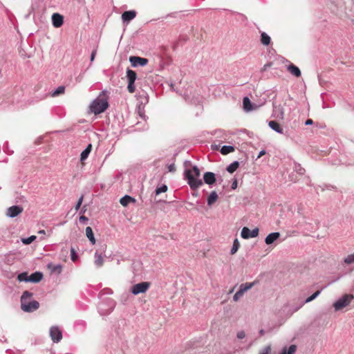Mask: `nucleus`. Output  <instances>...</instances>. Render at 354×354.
Returning <instances> with one entry per match:
<instances>
[{
    "label": "nucleus",
    "instance_id": "obj_1",
    "mask_svg": "<svg viewBox=\"0 0 354 354\" xmlns=\"http://www.w3.org/2000/svg\"><path fill=\"white\" fill-rule=\"evenodd\" d=\"M185 176L187 183L192 189H196L203 185V180L200 178L201 171L196 165L193 166L192 169H186Z\"/></svg>",
    "mask_w": 354,
    "mask_h": 354
},
{
    "label": "nucleus",
    "instance_id": "obj_2",
    "mask_svg": "<svg viewBox=\"0 0 354 354\" xmlns=\"http://www.w3.org/2000/svg\"><path fill=\"white\" fill-rule=\"evenodd\" d=\"M109 106L107 97L105 91L100 93V95L95 99L90 104V111L95 115L103 113Z\"/></svg>",
    "mask_w": 354,
    "mask_h": 354
},
{
    "label": "nucleus",
    "instance_id": "obj_3",
    "mask_svg": "<svg viewBox=\"0 0 354 354\" xmlns=\"http://www.w3.org/2000/svg\"><path fill=\"white\" fill-rule=\"evenodd\" d=\"M354 296L351 294H345L333 303V307L335 312L341 311L344 308L350 305Z\"/></svg>",
    "mask_w": 354,
    "mask_h": 354
},
{
    "label": "nucleus",
    "instance_id": "obj_4",
    "mask_svg": "<svg viewBox=\"0 0 354 354\" xmlns=\"http://www.w3.org/2000/svg\"><path fill=\"white\" fill-rule=\"evenodd\" d=\"M115 308V302L112 299H108L105 302H102L98 305V312L101 315H107L110 314Z\"/></svg>",
    "mask_w": 354,
    "mask_h": 354
},
{
    "label": "nucleus",
    "instance_id": "obj_5",
    "mask_svg": "<svg viewBox=\"0 0 354 354\" xmlns=\"http://www.w3.org/2000/svg\"><path fill=\"white\" fill-rule=\"evenodd\" d=\"M127 78L128 80V86H127L128 91L130 93H133L136 91V87H135L134 83L137 78V74L133 70L127 69Z\"/></svg>",
    "mask_w": 354,
    "mask_h": 354
},
{
    "label": "nucleus",
    "instance_id": "obj_6",
    "mask_svg": "<svg viewBox=\"0 0 354 354\" xmlns=\"http://www.w3.org/2000/svg\"><path fill=\"white\" fill-rule=\"evenodd\" d=\"M150 287V283L147 281H144L141 283H138L137 284L133 285L131 287V292L137 295L140 293H145L147 291V290Z\"/></svg>",
    "mask_w": 354,
    "mask_h": 354
},
{
    "label": "nucleus",
    "instance_id": "obj_7",
    "mask_svg": "<svg viewBox=\"0 0 354 354\" xmlns=\"http://www.w3.org/2000/svg\"><path fill=\"white\" fill-rule=\"evenodd\" d=\"M39 307V303L35 300H31L26 304L24 301V299L22 301L21 309L24 312L31 313L37 310Z\"/></svg>",
    "mask_w": 354,
    "mask_h": 354
},
{
    "label": "nucleus",
    "instance_id": "obj_8",
    "mask_svg": "<svg viewBox=\"0 0 354 354\" xmlns=\"http://www.w3.org/2000/svg\"><path fill=\"white\" fill-rule=\"evenodd\" d=\"M50 336L55 343H58L62 339V333L58 326H54L50 328Z\"/></svg>",
    "mask_w": 354,
    "mask_h": 354
},
{
    "label": "nucleus",
    "instance_id": "obj_9",
    "mask_svg": "<svg viewBox=\"0 0 354 354\" xmlns=\"http://www.w3.org/2000/svg\"><path fill=\"white\" fill-rule=\"evenodd\" d=\"M259 234V229L257 227L253 229L252 231L247 227H243L241 236L243 239H248L250 238L257 237Z\"/></svg>",
    "mask_w": 354,
    "mask_h": 354
},
{
    "label": "nucleus",
    "instance_id": "obj_10",
    "mask_svg": "<svg viewBox=\"0 0 354 354\" xmlns=\"http://www.w3.org/2000/svg\"><path fill=\"white\" fill-rule=\"evenodd\" d=\"M283 63H288V64L286 65V68L289 73H290L292 75L295 77H299L301 76V73L300 69L293 64H292L290 61L285 59L283 62Z\"/></svg>",
    "mask_w": 354,
    "mask_h": 354
},
{
    "label": "nucleus",
    "instance_id": "obj_11",
    "mask_svg": "<svg viewBox=\"0 0 354 354\" xmlns=\"http://www.w3.org/2000/svg\"><path fill=\"white\" fill-rule=\"evenodd\" d=\"M129 61L133 67H137L138 66H144L148 63L147 59L136 56H131Z\"/></svg>",
    "mask_w": 354,
    "mask_h": 354
},
{
    "label": "nucleus",
    "instance_id": "obj_12",
    "mask_svg": "<svg viewBox=\"0 0 354 354\" xmlns=\"http://www.w3.org/2000/svg\"><path fill=\"white\" fill-rule=\"evenodd\" d=\"M23 207L19 205H13L8 208L6 215L10 218H15L23 212Z\"/></svg>",
    "mask_w": 354,
    "mask_h": 354
},
{
    "label": "nucleus",
    "instance_id": "obj_13",
    "mask_svg": "<svg viewBox=\"0 0 354 354\" xmlns=\"http://www.w3.org/2000/svg\"><path fill=\"white\" fill-rule=\"evenodd\" d=\"M272 115L279 120H283L284 118L283 108L280 104H273Z\"/></svg>",
    "mask_w": 354,
    "mask_h": 354
},
{
    "label": "nucleus",
    "instance_id": "obj_14",
    "mask_svg": "<svg viewBox=\"0 0 354 354\" xmlns=\"http://www.w3.org/2000/svg\"><path fill=\"white\" fill-rule=\"evenodd\" d=\"M51 19L53 25L55 28H59L64 23V18L59 13H53Z\"/></svg>",
    "mask_w": 354,
    "mask_h": 354
},
{
    "label": "nucleus",
    "instance_id": "obj_15",
    "mask_svg": "<svg viewBox=\"0 0 354 354\" xmlns=\"http://www.w3.org/2000/svg\"><path fill=\"white\" fill-rule=\"evenodd\" d=\"M203 180L205 183L209 185H213L216 180L215 174L211 171H207L204 174Z\"/></svg>",
    "mask_w": 354,
    "mask_h": 354
},
{
    "label": "nucleus",
    "instance_id": "obj_16",
    "mask_svg": "<svg viewBox=\"0 0 354 354\" xmlns=\"http://www.w3.org/2000/svg\"><path fill=\"white\" fill-rule=\"evenodd\" d=\"M136 16V12L134 10L125 11L122 15V19L123 22H129L133 19Z\"/></svg>",
    "mask_w": 354,
    "mask_h": 354
},
{
    "label": "nucleus",
    "instance_id": "obj_17",
    "mask_svg": "<svg viewBox=\"0 0 354 354\" xmlns=\"http://www.w3.org/2000/svg\"><path fill=\"white\" fill-rule=\"evenodd\" d=\"M268 126L270 127V128L271 129H272L275 132L280 133V134H284L283 128L276 121L270 120L268 122Z\"/></svg>",
    "mask_w": 354,
    "mask_h": 354
},
{
    "label": "nucleus",
    "instance_id": "obj_18",
    "mask_svg": "<svg viewBox=\"0 0 354 354\" xmlns=\"http://www.w3.org/2000/svg\"><path fill=\"white\" fill-rule=\"evenodd\" d=\"M280 237L279 232H272L269 234L265 239V242L267 245H270L273 243L275 241H277Z\"/></svg>",
    "mask_w": 354,
    "mask_h": 354
},
{
    "label": "nucleus",
    "instance_id": "obj_19",
    "mask_svg": "<svg viewBox=\"0 0 354 354\" xmlns=\"http://www.w3.org/2000/svg\"><path fill=\"white\" fill-rule=\"evenodd\" d=\"M47 268L51 271L53 273H55L57 274H59L62 271V266L59 263L54 264L53 263H48L47 265Z\"/></svg>",
    "mask_w": 354,
    "mask_h": 354
},
{
    "label": "nucleus",
    "instance_id": "obj_20",
    "mask_svg": "<svg viewBox=\"0 0 354 354\" xmlns=\"http://www.w3.org/2000/svg\"><path fill=\"white\" fill-rule=\"evenodd\" d=\"M42 277L43 274L41 272H35L29 276L28 282L38 283L42 279Z\"/></svg>",
    "mask_w": 354,
    "mask_h": 354
},
{
    "label": "nucleus",
    "instance_id": "obj_21",
    "mask_svg": "<svg viewBox=\"0 0 354 354\" xmlns=\"http://www.w3.org/2000/svg\"><path fill=\"white\" fill-rule=\"evenodd\" d=\"M320 293H321V290H317L315 292H314L311 296L306 298V300L299 306L295 308L294 311L295 312L297 311L300 308L302 307V306L304 304L309 303V302L312 301L313 300H314L315 298H317L320 295Z\"/></svg>",
    "mask_w": 354,
    "mask_h": 354
},
{
    "label": "nucleus",
    "instance_id": "obj_22",
    "mask_svg": "<svg viewBox=\"0 0 354 354\" xmlns=\"http://www.w3.org/2000/svg\"><path fill=\"white\" fill-rule=\"evenodd\" d=\"M134 202H136V199L129 195L124 196L120 200V204L124 207H127L130 203Z\"/></svg>",
    "mask_w": 354,
    "mask_h": 354
},
{
    "label": "nucleus",
    "instance_id": "obj_23",
    "mask_svg": "<svg viewBox=\"0 0 354 354\" xmlns=\"http://www.w3.org/2000/svg\"><path fill=\"white\" fill-rule=\"evenodd\" d=\"M243 109L246 111H250L254 110V109L252 106V104L250 100L248 97H243Z\"/></svg>",
    "mask_w": 354,
    "mask_h": 354
},
{
    "label": "nucleus",
    "instance_id": "obj_24",
    "mask_svg": "<svg viewBox=\"0 0 354 354\" xmlns=\"http://www.w3.org/2000/svg\"><path fill=\"white\" fill-rule=\"evenodd\" d=\"M218 199V194L216 191H212L209 195L207 202L208 206H212Z\"/></svg>",
    "mask_w": 354,
    "mask_h": 354
},
{
    "label": "nucleus",
    "instance_id": "obj_25",
    "mask_svg": "<svg viewBox=\"0 0 354 354\" xmlns=\"http://www.w3.org/2000/svg\"><path fill=\"white\" fill-rule=\"evenodd\" d=\"M91 149H92L91 144H88L87 145V147H86V149L81 153V154H80V160L82 162H83L84 160H85L88 158L89 153L91 151Z\"/></svg>",
    "mask_w": 354,
    "mask_h": 354
},
{
    "label": "nucleus",
    "instance_id": "obj_26",
    "mask_svg": "<svg viewBox=\"0 0 354 354\" xmlns=\"http://www.w3.org/2000/svg\"><path fill=\"white\" fill-rule=\"evenodd\" d=\"M86 235L91 241V243L94 245L95 243V239L93 232V230L91 227H86Z\"/></svg>",
    "mask_w": 354,
    "mask_h": 354
},
{
    "label": "nucleus",
    "instance_id": "obj_27",
    "mask_svg": "<svg viewBox=\"0 0 354 354\" xmlns=\"http://www.w3.org/2000/svg\"><path fill=\"white\" fill-rule=\"evenodd\" d=\"M270 37L266 32H263L261 34V42L264 46H268L270 44Z\"/></svg>",
    "mask_w": 354,
    "mask_h": 354
},
{
    "label": "nucleus",
    "instance_id": "obj_28",
    "mask_svg": "<svg viewBox=\"0 0 354 354\" xmlns=\"http://www.w3.org/2000/svg\"><path fill=\"white\" fill-rule=\"evenodd\" d=\"M32 297V293L29 291H25L23 292L21 297V305L22 304V301L24 299L25 303L26 304L29 303L31 301V297Z\"/></svg>",
    "mask_w": 354,
    "mask_h": 354
},
{
    "label": "nucleus",
    "instance_id": "obj_29",
    "mask_svg": "<svg viewBox=\"0 0 354 354\" xmlns=\"http://www.w3.org/2000/svg\"><path fill=\"white\" fill-rule=\"evenodd\" d=\"M239 166V162L236 160V161H234L233 162H232L230 165H229L227 166L226 170L229 173L232 174L238 169Z\"/></svg>",
    "mask_w": 354,
    "mask_h": 354
},
{
    "label": "nucleus",
    "instance_id": "obj_30",
    "mask_svg": "<svg viewBox=\"0 0 354 354\" xmlns=\"http://www.w3.org/2000/svg\"><path fill=\"white\" fill-rule=\"evenodd\" d=\"M293 170L300 176L304 175L305 173V169L300 164L295 162H294Z\"/></svg>",
    "mask_w": 354,
    "mask_h": 354
},
{
    "label": "nucleus",
    "instance_id": "obj_31",
    "mask_svg": "<svg viewBox=\"0 0 354 354\" xmlns=\"http://www.w3.org/2000/svg\"><path fill=\"white\" fill-rule=\"evenodd\" d=\"M234 151V147L230 145H224L221 149V153L223 155L228 154Z\"/></svg>",
    "mask_w": 354,
    "mask_h": 354
},
{
    "label": "nucleus",
    "instance_id": "obj_32",
    "mask_svg": "<svg viewBox=\"0 0 354 354\" xmlns=\"http://www.w3.org/2000/svg\"><path fill=\"white\" fill-rule=\"evenodd\" d=\"M104 260L101 254H98L97 252L95 253V264L97 267H101L103 264Z\"/></svg>",
    "mask_w": 354,
    "mask_h": 354
},
{
    "label": "nucleus",
    "instance_id": "obj_33",
    "mask_svg": "<svg viewBox=\"0 0 354 354\" xmlns=\"http://www.w3.org/2000/svg\"><path fill=\"white\" fill-rule=\"evenodd\" d=\"M296 348L295 345H290L288 350L286 348H284L280 354H294L296 351Z\"/></svg>",
    "mask_w": 354,
    "mask_h": 354
},
{
    "label": "nucleus",
    "instance_id": "obj_34",
    "mask_svg": "<svg viewBox=\"0 0 354 354\" xmlns=\"http://www.w3.org/2000/svg\"><path fill=\"white\" fill-rule=\"evenodd\" d=\"M254 283H245L241 284L239 287V290H242L243 293H245L247 290H250L252 288Z\"/></svg>",
    "mask_w": 354,
    "mask_h": 354
},
{
    "label": "nucleus",
    "instance_id": "obj_35",
    "mask_svg": "<svg viewBox=\"0 0 354 354\" xmlns=\"http://www.w3.org/2000/svg\"><path fill=\"white\" fill-rule=\"evenodd\" d=\"M239 247H240V243H239L238 239H235L234 240L233 245H232V247L231 250H230V253L232 254H235L237 252V250L239 248Z\"/></svg>",
    "mask_w": 354,
    "mask_h": 354
},
{
    "label": "nucleus",
    "instance_id": "obj_36",
    "mask_svg": "<svg viewBox=\"0 0 354 354\" xmlns=\"http://www.w3.org/2000/svg\"><path fill=\"white\" fill-rule=\"evenodd\" d=\"M28 273L26 272H21L18 274L17 279L19 281H24V282H28Z\"/></svg>",
    "mask_w": 354,
    "mask_h": 354
},
{
    "label": "nucleus",
    "instance_id": "obj_37",
    "mask_svg": "<svg viewBox=\"0 0 354 354\" xmlns=\"http://www.w3.org/2000/svg\"><path fill=\"white\" fill-rule=\"evenodd\" d=\"M37 239V236L35 235H32L28 238H22L21 242L24 245H28L30 244L32 242H33Z\"/></svg>",
    "mask_w": 354,
    "mask_h": 354
},
{
    "label": "nucleus",
    "instance_id": "obj_38",
    "mask_svg": "<svg viewBox=\"0 0 354 354\" xmlns=\"http://www.w3.org/2000/svg\"><path fill=\"white\" fill-rule=\"evenodd\" d=\"M65 87L64 86H59L52 93V96L55 97L64 93Z\"/></svg>",
    "mask_w": 354,
    "mask_h": 354
},
{
    "label": "nucleus",
    "instance_id": "obj_39",
    "mask_svg": "<svg viewBox=\"0 0 354 354\" xmlns=\"http://www.w3.org/2000/svg\"><path fill=\"white\" fill-rule=\"evenodd\" d=\"M138 114L141 118L146 120L147 116L145 115V111L144 106H142L141 105L138 106Z\"/></svg>",
    "mask_w": 354,
    "mask_h": 354
},
{
    "label": "nucleus",
    "instance_id": "obj_40",
    "mask_svg": "<svg viewBox=\"0 0 354 354\" xmlns=\"http://www.w3.org/2000/svg\"><path fill=\"white\" fill-rule=\"evenodd\" d=\"M344 263L347 265H350L354 263V254H348L344 259Z\"/></svg>",
    "mask_w": 354,
    "mask_h": 354
},
{
    "label": "nucleus",
    "instance_id": "obj_41",
    "mask_svg": "<svg viewBox=\"0 0 354 354\" xmlns=\"http://www.w3.org/2000/svg\"><path fill=\"white\" fill-rule=\"evenodd\" d=\"M167 190V186L166 185H162L156 189V194L158 195L161 193L165 192Z\"/></svg>",
    "mask_w": 354,
    "mask_h": 354
},
{
    "label": "nucleus",
    "instance_id": "obj_42",
    "mask_svg": "<svg viewBox=\"0 0 354 354\" xmlns=\"http://www.w3.org/2000/svg\"><path fill=\"white\" fill-rule=\"evenodd\" d=\"M243 294L244 293L242 292V290H240L239 289V290L234 294V295L233 297V300L234 301H239L240 299V298L243 297Z\"/></svg>",
    "mask_w": 354,
    "mask_h": 354
},
{
    "label": "nucleus",
    "instance_id": "obj_43",
    "mask_svg": "<svg viewBox=\"0 0 354 354\" xmlns=\"http://www.w3.org/2000/svg\"><path fill=\"white\" fill-rule=\"evenodd\" d=\"M71 260L73 261H75L77 258L75 250L73 248H71Z\"/></svg>",
    "mask_w": 354,
    "mask_h": 354
},
{
    "label": "nucleus",
    "instance_id": "obj_44",
    "mask_svg": "<svg viewBox=\"0 0 354 354\" xmlns=\"http://www.w3.org/2000/svg\"><path fill=\"white\" fill-rule=\"evenodd\" d=\"M271 351V347L270 346H266L263 350L262 351V352H261L259 354H269L270 352Z\"/></svg>",
    "mask_w": 354,
    "mask_h": 354
},
{
    "label": "nucleus",
    "instance_id": "obj_45",
    "mask_svg": "<svg viewBox=\"0 0 354 354\" xmlns=\"http://www.w3.org/2000/svg\"><path fill=\"white\" fill-rule=\"evenodd\" d=\"M239 339H243L245 337V333L243 330L239 331L236 335Z\"/></svg>",
    "mask_w": 354,
    "mask_h": 354
},
{
    "label": "nucleus",
    "instance_id": "obj_46",
    "mask_svg": "<svg viewBox=\"0 0 354 354\" xmlns=\"http://www.w3.org/2000/svg\"><path fill=\"white\" fill-rule=\"evenodd\" d=\"M82 201H83V196H82L79 198V200H78V201H77V204H76L75 209H76L77 210L80 208V205H82Z\"/></svg>",
    "mask_w": 354,
    "mask_h": 354
},
{
    "label": "nucleus",
    "instance_id": "obj_47",
    "mask_svg": "<svg viewBox=\"0 0 354 354\" xmlns=\"http://www.w3.org/2000/svg\"><path fill=\"white\" fill-rule=\"evenodd\" d=\"M168 170L170 172H174L176 171V167H175V165L174 163L169 165L168 166Z\"/></svg>",
    "mask_w": 354,
    "mask_h": 354
},
{
    "label": "nucleus",
    "instance_id": "obj_48",
    "mask_svg": "<svg viewBox=\"0 0 354 354\" xmlns=\"http://www.w3.org/2000/svg\"><path fill=\"white\" fill-rule=\"evenodd\" d=\"M96 53H97V50H93L91 53V62H92L95 57V55H96Z\"/></svg>",
    "mask_w": 354,
    "mask_h": 354
},
{
    "label": "nucleus",
    "instance_id": "obj_49",
    "mask_svg": "<svg viewBox=\"0 0 354 354\" xmlns=\"http://www.w3.org/2000/svg\"><path fill=\"white\" fill-rule=\"evenodd\" d=\"M272 62L266 64L262 68V71H266L269 67H270L272 66Z\"/></svg>",
    "mask_w": 354,
    "mask_h": 354
},
{
    "label": "nucleus",
    "instance_id": "obj_50",
    "mask_svg": "<svg viewBox=\"0 0 354 354\" xmlns=\"http://www.w3.org/2000/svg\"><path fill=\"white\" fill-rule=\"evenodd\" d=\"M88 221V218H87L86 216H81L80 217V221L81 223H85V222H86V221Z\"/></svg>",
    "mask_w": 354,
    "mask_h": 354
},
{
    "label": "nucleus",
    "instance_id": "obj_51",
    "mask_svg": "<svg viewBox=\"0 0 354 354\" xmlns=\"http://www.w3.org/2000/svg\"><path fill=\"white\" fill-rule=\"evenodd\" d=\"M313 124V120H311V119H308V120H306V122H305V124H306V125H311V124Z\"/></svg>",
    "mask_w": 354,
    "mask_h": 354
},
{
    "label": "nucleus",
    "instance_id": "obj_52",
    "mask_svg": "<svg viewBox=\"0 0 354 354\" xmlns=\"http://www.w3.org/2000/svg\"><path fill=\"white\" fill-rule=\"evenodd\" d=\"M237 187V180L235 179L232 184V189H234Z\"/></svg>",
    "mask_w": 354,
    "mask_h": 354
},
{
    "label": "nucleus",
    "instance_id": "obj_53",
    "mask_svg": "<svg viewBox=\"0 0 354 354\" xmlns=\"http://www.w3.org/2000/svg\"><path fill=\"white\" fill-rule=\"evenodd\" d=\"M265 154H266V151L264 149H263V150L259 151L257 158H260V157H261L262 156H263Z\"/></svg>",
    "mask_w": 354,
    "mask_h": 354
},
{
    "label": "nucleus",
    "instance_id": "obj_54",
    "mask_svg": "<svg viewBox=\"0 0 354 354\" xmlns=\"http://www.w3.org/2000/svg\"><path fill=\"white\" fill-rule=\"evenodd\" d=\"M293 176H294L293 174L290 175V176H289L290 180L291 181H292V182H296V181H297V179H296V178H293Z\"/></svg>",
    "mask_w": 354,
    "mask_h": 354
},
{
    "label": "nucleus",
    "instance_id": "obj_55",
    "mask_svg": "<svg viewBox=\"0 0 354 354\" xmlns=\"http://www.w3.org/2000/svg\"><path fill=\"white\" fill-rule=\"evenodd\" d=\"M265 334V330L263 329H261L259 330V335H263Z\"/></svg>",
    "mask_w": 354,
    "mask_h": 354
},
{
    "label": "nucleus",
    "instance_id": "obj_56",
    "mask_svg": "<svg viewBox=\"0 0 354 354\" xmlns=\"http://www.w3.org/2000/svg\"><path fill=\"white\" fill-rule=\"evenodd\" d=\"M39 233H41V234H44V233H45V231H44V230H40V231H39Z\"/></svg>",
    "mask_w": 354,
    "mask_h": 354
},
{
    "label": "nucleus",
    "instance_id": "obj_57",
    "mask_svg": "<svg viewBox=\"0 0 354 354\" xmlns=\"http://www.w3.org/2000/svg\"><path fill=\"white\" fill-rule=\"evenodd\" d=\"M1 189V187L0 186V189Z\"/></svg>",
    "mask_w": 354,
    "mask_h": 354
}]
</instances>
